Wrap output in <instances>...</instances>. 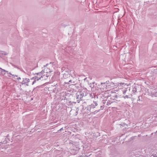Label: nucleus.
Returning <instances> with one entry per match:
<instances>
[{
	"label": "nucleus",
	"mask_w": 157,
	"mask_h": 157,
	"mask_svg": "<svg viewBox=\"0 0 157 157\" xmlns=\"http://www.w3.org/2000/svg\"><path fill=\"white\" fill-rule=\"evenodd\" d=\"M39 77H38L36 78V80H38L39 79L45 80L47 79L48 77L49 76V73L47 72H45L44 71H42L41 72L38 74Z\"/></svg>",
	"instance_id": "nucleus-1"
},
{
	"label": "nucleus",
	"mask_w": 157,
	"mask_h": 157,
	"mask_svg": "<svg viewBox=\"0 0 157 157\" xmlns=\"http://www.w3.org/2000/svg\"><path fill=\"white\" fill-rule=\"evenodd\" d=\"M125 86H126V85L124 83H120L117 86L114 85L113 88H116L117 89L116 90H117L118 89H121L125 88Z\"/></svg>",
	"instance_id": "nucleus-2"
},
{
	"label": "nucleus",
	"mask_w": 157,
	"mask_h": 157,
	"mask_svg": "<svg viewBox=\"0 0 157 157\" xmlns=\"http://www.w3.org/2000/svg\"><path fill=\"white\" fill-rule=\"evenodd\" d=\"M30 80L27 78H24L23 79V81L22 82V85L24 86H29L28 83L29 82Z\"/></svg>",
	"instance_id": "nucleus-3"
},
{
	"label": "nucleus",
	"mask_w": 157,
	"mask_h": 157,
	"mask_svg": "<svg viewBox=\"0 0 157 157\" xmlns=\"http://www.w3.org/2000/svg\"><path fill=\"white\" fill-rule=\"evenodd\" d=\"M70 76V74L67 72H65V73L63 74V77L64 78H68Z\"/></svg>",
	"instance_id": "nucleus-4"
},
{
	"label": "nucleus",
	"mask_w": 157,
	"mask_h": 157,
	"mask_svg": "<svg viewBox=\"0 0 157 157\" xmlns=\"http://www.w3.org/2000/svg\"><path fill=\"white\" fill-rule=\"evenodd\" d=\"M0 72L3 75H5L6 74V73L8 72V71L5 70L3 69L2 68H0Z\"/></svg>",
	"instance_id": "nucleus-5"
},
{
	"label": "nucleus",
	"mask_w": 157,
	"mask_h": 157,
	"mask_svg": "<svg viewBox=\"0 0 157 157\" xmlns=\"http://www.w3.org/2000/svg\"><path fill=\"white\" fill-rule=\"evenodd\" d=\"M7 75L9 77H13V78H15V76L17 77V75L15 76L10 73H7Z\"/></svg>",
	"instance_id": "nucleus-6"
},
{
	"label": "nucleus",
	"mask_w": 157,
	"mask_h": 157,
	"mask_svg": "<svg viewBox=\"0 0 157 157\" xmlns=\"http://www.w3.org/2000/svg\"><path fill=\"white\" fill-rule=\"evenodd\" d=\"M126 91V90L125 89L123 91H122V92L123 93V94H124Z\"/></svg>",
	"instance_id": "nucleus-7"
},
{
	"label": "nucleus",
	"mask_w": 157,
	"mask_h": 157,
	"mask_svg": "<svg viewBox=\"0 0 157 157\" xmlns=\"http://www.w3.org/2000/svg\"><path fill=\"white\" fill-rule=\"evenodd\" d=\"M35 81H34L33 82L32 85H33V84L34 83H35Z\"/></svg>",
	"instance_id": "nucleus-8"
},
{
	"label": "nucleus",
	"mask_w": 157,
	"mask_h": 157,
	"mask_svg": "<svg viewBox=\"0 0 157 157\" xmlns=\"http://www.w3.org/2000/svg\"><path fill=\"white\" fill-rule=\"evenodd\" d=\"M17 79H18V80H19V79H21V78H20V77H19V78H17Z\"/></svg>",
	"instance_id": "nucleus-9"
},
{
	"label": "nucleus",
	"mask_w": 157,
	"mask_h": 157,
	"mask_svg": "<svg viewBox=\"0 0 157 157\" xmlns=\"http://www.w3.org/2000/svg\"><path fill=\"white\" fill-rule=\"evenodd\" d=\"M71 81H71V80H70L69 82H71Z\"/></svg>",
	"instance_id": "nucleus-10"
},
{
	"label": "nucleus",
	"mask_w": 157,
	"mask_h": 157,
	"mask_svg": "<svg viewBox=\"0 0 157 157\" xmlns=\"http://www.w3.org/2000/svg\"><path fill=\"white\" fill-rule=\"evenodd\" d=\"M62 129H63V128H61V129H60V130H61Z\"/></svg>",
	"instance_id": "nucleus-11"
},
{
	"label": "nucleus",
	"mask_w": 157,
	"mask_h": 157,
	"mask_svg": "<svg viewBox=\"0 0 157 157\" xmlns=\"http://www.w3.org/2000/svg\"><path fill=\"white\" fill-rule=\"evenodd\" d=\"M109 86H108V87H107V88L106 89L109 88Z\"/></svg>",
	"instance_id": "nucleus-12"
}]
</instances>
